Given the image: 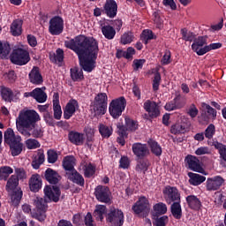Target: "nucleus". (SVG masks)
I'll list each match as a JSON object with an SVG mask.
<instances>
[{
    "label": "nucleus",
    "mask_w": 226,
    "mask_h": 226,
    "mask_svg": "<svg viewBox=\"0 0 226 226\" xmlns=\"http://www.w3.org/2000/svg\"><path fill=\"white\" fill-rule=\"evenodd\" d=\"M64 47L75 52L84 72L91 73L96 68V59H98V41L94 37L79 34L73 39L64 41Z\"/></svg>",
    "instance_id": "1"
},
{
    "label": "nucleus",
    "mask_w": 226,
    "mask_h": 226,
    "mask_svg": "<svg viewBox=\"0 0 226 226\" xmlns=\"http://www.w3.org/2000/svg\"><path fill=\"white\" fill-rule=\"evenodd\" d=\"M38 121H41V117H40L36 110L26 109L20 111L16 119L17 130L24 137L29 138L32 135L34 139H41L44 131L41 127H36Z\"/></svg>",
    "instance_id": "2"
},
{
    "label": "nucleus",
    "mask_w": 226,
    "mask_h": 226,
    "mask_svg": "<svg viewBox=\"0 0 226 226\" xmlns=\"http://www.w3.org/2000/svg\"><path fill=\"white\" fill-rule=\"evenodd\" d=\"M4 142L9 146L12 156H19L24 149L22 138L19 135H15V132L11 128H8L4 132Z\"/></svg>",
    "instance_id": "3"
},
{
    "label": "nucleus",
    "mask_w": 226,
    "mask_h": 226,
    "mask_svg": "<svg viewBox=\"0 0 226 226\" xmlns=\"http://www.w3.org/2000/svg\"><path fill=\"white\" fill-rule=\"evenodd\" d=\"M4 142L9 146L12 156H19L24 149L22 138L19 135H15V132L11 128H8L4 132Z\"/></svg>",
    "instance_id": "4"
},
{
    "label": "nucleus",
    "mask_w": 226,
    "mask_h": 226,
    "mask_svg": "<svg viewBox=\"0 0 226 226\" xmlns=\"http://www.w3.org/2000/svg\"><path fill=\"white\" fill-rule=\"evenodd\" d=\"M34 206L35 208L33 213V218H35V220H38V222H42L47 219L49 201H47V199L45 198L36 197V199L34 200Z\"/></svg>",
    "instance_id": "5"
},
{
    "label": "nucleus",
    "mask_w": 226,
    "mask_h": 226,
    "mask_svg": "<svg viewBox=\"0 0 226 226\" xmlns=\"http://www.w3.org/2000/svg\"><path fill=\"white\" fill-rule=\"evenodd\" d=\"M109 96L105 93H99L95 95L92 102L93 110L95 116H105L107 114V105Z\"/></svg>",
    "instance_id": "6"
},
{
    "label": "nucleus",
    "mask_w": 226,
    "mask_h": 226,
    "mask_svg": "<svg viewBox=\"0 0 226 226\" xmlns=\"http://www.w3.org/2000/svg\"><path fill=\"white\" fill-rule=\"evenodd\" d=\"M126 109V99L124 96H120L114 99L109 103V112L113 119H119Z\"/></svg>",
    "instance_id": "7"
},
{
    "label": "nucleus",
    "mask_w": 226,
    "mask_h": 226,
    "mask_svg": "<svg viewBox=\"0 0 226 226\" xmlns=\"http://www.w3.org/2000/svg\"><path fill=\"white\" fill-rule=\"evenodd\" d=\"M11 63L12 64H17L18 66H24L31 61V56H29V51L19 48L12 50V53L11 54Z\"/></svg>",
    "instance_id": "8"
},
{
    "label": "nucleus",
    "mask_w": 226,
    "mask_h": 226,
    "mask_svg": "<svg viewBox=\"0 0 226 226\" xmlns=\"http://www.w3.org/2000/svg\"><path fill=\"white\" fill-rule=\"evenodd\" d=\"M106 222L109 226H123L124 225V214L119 208H110L106 215Z\"/></svg>",
    "instance_id": "9"
},
{
    "label": "nucleus",
    "mask_w": 226,
    "mask_h": 226,
    "mask_svg": "<svg viewBox=\"0 0 226 226\" xmlns=\"http://www.w3.org/2000/svg\"><path fill=\"white\" fill-rule=\"evenodd\" d=\"M94 195L98 202H102L103 204L112 203V192L107 185H97L94 188Z\"/></svg>",
    "instance_id": "10"
},
{
    "label": "nucleus",
    "mask_w": 226,
    "mask_h": 226,
    "mask_svg": "<svg viewBox=\"0 0 226 226\" xmlns=\"http://www.w3.org/2000/svg\"><path fill=\"white\" fill-rule=\"evenodd\" d=\"M162 195L167 204L181 202V193L176 186L166 185L162 190Z\"/></svg>",
    "instance_id": "11"
},
{
    "label": "nucleus",
    "mask_w": 226,
    "mask_h": 226,
    "mask_svg": "<svg viewBox=\"0 0 226 226\" xmlns=\"http://www.w3.org/2000/svg\"><path fill=\"white\" fill-rule=\"evenodd\" d=\"M64 31V19L61 16H54L49 20V33L52 36H59Z\"/></svg>",
    "instance_id": "12"
},
{
    "label": "nucleus",
    "mask_w": 226,
    "mask_h": 226,
    "mask_svg": "<svg viewBox=\"0 0 226 226\" xmlns=\"http://www.w3.org/2000/svg\"><path fill=\"white\" fill-rule=\"evenodd\" d=\"M44 195L49 200V202H59L61 189L57 185H46L44 187Z\"/></svg>",
    "instance_id": "13"
},
{
    "label": "nucleus",
    "mask_w": 226,
    "mask_h": 226,
    "mask_svg": "<svg viewBox=\"0 0 226 226\" xmlns=\"http://www.w3.org/2000/svg\"><path fill=\"white\" fill-rule=\"evenodd\" d=\"M225 183V179L221 176H215L213 177H208L206 182V187L207 192H216V190H220L223 184Z\"/></svg>",
    "instance_id": "14"
},
{
    "label": "nucleus",
    "mask_w": 226,
    "mask_h": 226,
    "mask_svg": "<svg viewBox=\"0 0 226 226\" xmlns=\"http://www.w3.org/2000/svg\"><path fill=\"white\" fill-rule=\"evenodd\" d=\"M132 153L136 156V159L139 158H147L151 154L149 151V147L147 144L142 143H134L132 146Z\"/></svg>",
    "instance_id": "15"
},
{
    "label": "nucleus",
    "mask_w": 226,
    "mask_h": 226,
    "mask_svg": "<svg viewBox=\"0 0 226 226\" xmlns=\"http://www.w3.org/2000/svg\"><path fill=\"white\" fill-rule=\"evenodd\" d=\"M132 209L135 215L147 213L149 211V200L146 196H141L132 206Z\"/></svg>",
    "instance_id": "16"
},
{
    "label": "nucleus",
    "mask_w": 226,
    "mask_h": 226,
    "mask_svg": "<svg viewBox=\"0 0 226 226\" xmlns=\"http://www.w3.org/2000/svg\"><path fill=\"white\" fill-rule=\"evenodd\" d=\"M185 162L190 170L202 173L204 169L200 165V160L195 155L189 154L185 157Z\"/></svg>",
    "instance_id": "17"
},
{
    "label": "nucleus",
    "mask_w": 226,
    "mask_h": 226,
    "mask_svg": "<svg viewBox=\"0 0 226 226\" xmlns=\"http://www.w3.org/2000/svg\"><path fill=\"white\" fill-rule=\"evenodd\" d=\"M43 89H45V87L41 88L37 87L32 92L25 93L24 96L26 98L31 96V98H34L38 103H45V102H47V93H45Z\"/></svg>",
    "instance_id": "18"
},
{
    "label": "nucleus",
    "mask_w": 226,
    "mask_h": 226,
    "mask_svg": "<svg viewBox=\"0 0 226 226\" xmlns=\"http://www.w3.org/2000/svg\"><path fill=\"white\" fill-rule=\"evenodd\" d=\"M143 107L146 112H148V116L149 117H151V119H155L156 117H159L160 106H158L156 102H151L150 100H147L144 102Z\"/></svg>",
    "instance_id": "19"
},
{
    "label": "nucleus",
    "mask_w": 226,
    "mask_h": 226,
    "mask_svg": "<svg viewBox=\"0 0 226 226\" xmlns=\"http://www.w3.org/2000/svg\"><path fill=\"white\" fill-rule=\"evenodd\" d=\"M28 186L30 192H33V193H38L40 192L41 186H43V181L40 174L35 173L31 176L28 180Z\"/></svg>",
    "instance_id": "20"
},
{
    "label": "nucleus",
    "mask_w": 226,
    "mask_h": 226,
    "mask_svg": "<svg viewBox=\"0 0 226 226\" xmlns=\"http://www.w3.org/2000/svg\"><path fill=\"white\" fill-rule=\"evenodd\" d=\"M79 109V101L71 99L64 109V119H72Z\"/></svg>",
    "instance_id": "21"
},
{
    "label": "nucleus",
    "mask_w": 226,
    "mask_h": 226,
    "mask_svg": "<svg viewBox=\"0 0 226 226\" xmlns=\"http://www.w3.org/2000/svg\"><path fill=\"white\" fill-rule=\"evenodd\" d=\"M207 38L204 36H199L193 40L192 44V50L197 54V56H204L201 50H204V45H207Z\"/></svg>",
    "instance_id": "22"
},
{
    "label": "nucleus",
    "mask_w": 226,
    "mask_h": 226,
    "mask_svg": "<svg viewBox=\"0 0 226 226\" xmlns=\"http://www.w3.org/2000/svg\"><path fill=\"white\" fill-rule=\"evenodd\" d=\"M28 79L31 84L41 86V84H43V76H41V72H40V67L34 66L28 74Z\"/></svg>",
    "instance_id": "23"
},
{
    "label": "nucleus",
    "mask_w": 226,
    "mask_h": 226,
    "mask_svg": "<svg viewBox=\"0 0 226 226\" xmlns=\"http://www.w3.org/2000/svg\"><path fill=\"white\" fill-rule=\"evenodd\" d=\"M103 11L109 19H114L117 15V3L115 0H107L104 6Z\"/></svg>",
    "instance_id": "24"
},
{
    "label": "nucleus",
    "mask_w": 226,
    "mask_h": 226,
    "mask_svg": "<svg viewBox=\"0 0 226 226\" xmlns=\"http://www.w3.org/2000/svg\"><path fill=\"white\" fill-rule=\"evenodd\" d=\"M42 177L46 179L48 183H49V185H57V183L61 181V176L59 175V173H57V171L52 170L51 168H48L45 170Z\"/></svg>",
    "instance_id": "25"
},
{
    "label": "nucleus",
    "mask_w": 226,
    "mask_h": 226,
    "mask_svg": "<svg viewBox=\"0 0 226 226\" xmlns=\"http://www.w3.org/2000/svg\"><path fill=\"white\" fill-rule=\"evenodd\" d=\"M68 139L71 144L74 146H83L84 145V133L79 132L77 131H71L68 133Z\"/></svg>",
    "instance_id": "26"
},
{
    "label": "nucleus",
    "mask_w": 226,
    "mask_h": 226,
    "mask_svg": "<svg viewBox=\"0 0 226 226\" xmlns=\"http://www.w3.org/2000/svg\"><path fill=\"white\" fill-rule=\"evenodd\" d=\"M66 176L72 183H74V185H78V186L84 187V185H86V180L84 179V177L77 170H74V171L72 172H66Z\"/></svg>",
    "instance_id": "27"
},
{
    "label": "nucleus",
    "mask_w": 226,
    "mask_h": 226,
    "mask_svg": "<svg viewBox=\"0 0 226 226\" xmlns=\"http://www.w3.org/2000/svg\"><path fill=\"white\" fill-rule=\"evenodd\" d=\"M137 164L135 167L136 172H139V174H145V172H147L149 170V167L151 166V162H149V159H147V157H141L136 159Z\"/></svg>",
    "instance_id": "28"
},
{
    "label": "nucleus",
    "mask_w": 226,
    "mask_h": 226,
    "mask_svg": "<svg viewBox=\"0 0 226 226\" xmlns=\"http://www.w3.org/2000/svg\"><path fill=\"white\" fill-rule=\"evenodd\" d=\"M187 206L192 211H200V207H202V202L195 195H189L185 198Z\"/></svg>",
    "instance_id": "29"
},
{
    "label": "nucleus",
    "mask_w": 226,
    "mask_h": 226,
    "mask_svg": "<svg viewBox=\"0 0 226 226\" xmlns=\"http://www.w3.org/2000/svg\"><path fill=\"white\" fill-rule=\"evenodd\" d=\"M22 26H24V20L22 19H16L12 21L10 27L12 36H20L22 34Z\"/></svg>",
    "instance_id": "30"
},
{
    "label": "nucleus",
    "mask_w": 226,
    "mask_h": 226,
    "mask_svg": "<svg viewBox=\"0 0 226 226\" xmlns=\"http://www.w3.org/2000/svg\"><path fill=\"white\" fill-rule=\"evenodd\" d=\"M75 156L67 155L63 159V167L67 172H73L75 170Z\"/></svg>",
    "instance_id": "31"
},
{
    "label": "nucleus",
    "mask_w": 226,
    "mask_h": 226,
    "mask_svg": "<svg viewBox=\"0 0 226 226\" xmlns=\"http://www.w3.org/2000/svg\"><path fill=\"white\" fill-rule=\"evenodd\" d=\"M102 33L106 40H114L116 38V28L110 25H101Z\"/></svg>",
    "instance_id": "32"
},
{
    "label": "nucleus",
    "mask_w": 226,
    "mask_h": 226,
    "mask_svg": "<svg viewBox=\"0 0 226 226\" xmlns=\"http://www.w3.org/2000/svg\"><path fill=\"white\" fill-rule=\"evenodd\" d=\"M170 211L172 216L176 220H181L183 218V208L181 207V201H175L170 206Z\"/></svg>",
    "instance_id": "33"
},
{
    "label": "nucleus",
    "mask_w": 226,
    "mask_h": 226,
    "mask_svg": "<svg viewBox=\"0 0 226 226\" xmlns=\"http://www.w3.org/2000/svg\"><path fill=\"white\" fill-rule=\"evenodd\" d=\"M84 177L87 179L94 177L96 174V165L93 164V162L85 163L82 167Z\"/></svg>",
    "instance_id": "34"
},
{
    "label": "nucleus",
    "mask_w": 226,
    "mask_h": 226,
    "mask_svg": "<svg viewBox=\"0 0 226 226\" xmlns=\"http://www.w3.org/2000/svg\"><path fill=\"white\" fill-rule=\"evenodd\" d=\"M188 177L190 178L189 183L192 186H199V185H202V183H204V181H206V177H204L202 175H199L197 173L189 172Z\"/></svg>",
    "instance_id": "35"
},
{
    "label": "nucleus",
    "mask_w": 226,
    "mask_h": 226,
    "mask_svg": "<svg viewBox=\"0 0 226 226\" xmlns=\"http://www.w3.org/2000/svg\"><path fill=\"white\" fill-rule=\"evenodd\" d=\"M201 107L207 110V115L202 114V117L204 118V121H207V119H216V109H215L213 107H211L209 104L206 102L201 103Z\"/></svg>",
    "instance_id": "36"
},
{
    "label": "nucleus",
    "mask_w": 226,
    "mask_h": 226,
    "mask_svg": "<svg viewBox=\"0 0 226 226\" xmlns=\"http://www.w3.org/2000/svg\"><path fill=\"white\" fill-rule=\"evenodd\" d=\"M107 213V206L105 205H96L94 211V216L97 222H103L105 214Z\"/></svg>",
    "instance_id": "37"
},
{
    "label": "nucleus",
    "mask_w": 226,
    "mask_h": 226,
    "mask_svg": "<svg viewBox=\"0 0 226 226\" xmlns=\"http://www.w3.org/2000/svg\"><path fill=\"white\" fill-rule=\"evenodd\" d=\"M147 144L152 154H154V156H160L163 153L162 150V146L159 145L158 141L150 139L147 140Z\"/></svg>",
    "instance_id": "38"
},
{
    "label": "nucleus",
    "mask_w": 226,
    "mask_h": 226,
    "mask_svg": "<svg viewBox=\"0 0 226 226\" xmlns=\"http://www.w3.org/2000/svg\"><path fill=\"white\" fill-rule=\"evenodd\" d=\"M71 79L73 82H81L84 80V72L79 67L71 68Z\"/></svg>",
    "instance_id": "39"
},
{
    "label": "nucleus",
    "mask_w": 226,
    "mask_h": 226,
    "mask_svg": "<svg viewBox=\"0 0 226 226\" xmlns=\"http://www.w3.org/2000/svg\"><path fill=\"white\" fill-rule=\"evenodd\" d=\"M49 60L51 63H63L64 61V50L57 49L56 53H49Z\"/></svg>",
    "instance_id": "40"
},
{
    "label": "nucleus",
    "mask_w": 226,
    "mask_h": 226,
    "mask_svg": "<svg viewBox=\"0 0 226 226\" xmlns=\"http://www.w3.org/2000/svg\"><path fill=\"white\" fill-rule=\"evenodd\" d=\"M1 31H3V27L0 26V33ZM11 50V48L10 47V43L5 42L3 44V42L0 41V57H2V59H6L10 55Z\"/></svg>",
    "instance_id": "41"
},
{
    "label": "nucleus",
    "mask_w": 226,
    "mask_h": 226,
    "mask_svg": "<svg viewBox=\"0 0 226 226\" xmlns=\"http://www.w3.org/2000/svg\"><path fill=\"white\" fill-rule=\"evenodd\" d=\"M113 132L114 130L111 126L105 125L103 124H99V132L102 139H109L112 135Z\"/></svg>",
    "instance_id": "42"
},
{
    "label": "nucleus",
    "mask_w": 226,
    "mask_h": 226,
    "mask_svg": "<svg viewBox=\"0 0 226 226\" xmlns=\"http://www.w3.org/2000/svg\"><path fill=\"white\" fill-rule=\"evenodd\" d=\"M19 186V177L15 175H11V177L7 180L5 186L6 192H13Z\"/></svg>",
    "instance_id": "43"
},
{
    "label": "nucleus",
    "mask_w": 226,
    "mask_h": 226,
    "mask_svg": "<svg viewBox=\"0 0 226 226\" xmlns=\"http://www.w3.org/2000/svg\"><path fill=\"white\" fill-rule=\"evenodd\" d=\"M124 121V127L128 130V132H137V130H139V122L132 119L130 117H125Z\"/></svg>",
    "instance_id": "44"
},
{
    "label": "nucleus",
    "mask_w": 226,
    "mask_h": 226,
    "mask_svg": "<svg viewBox=\"0 0 226 226\" xmlns=\"http://www.w3.org/2000/svg\"><path fill=\"white\" fill-rule=\"evenodd\" d=\"M1 96L4 102L11 103L13 102V91L10 87H4L1 89Z\"/></svg>",
    "instance_id": "45"
},
{
    "label": "nucleus",
    "mask_w": 226,
    "mask_h": 226,
    "mask_svg": "<svg viewBox=\"0 0 226 226\" xmlns=\"http://www.w3.org/2000/svg\"><path fill=\"white\" fill-rule=\"evenodd\" d=\"M22 195L24 193L22 192V190L18 189L16 191H12L11 195V200L12 206H19L20 204V200H22Z\"/></svg>",
    "instance_id": "46"
},
{
    "label": "nucleus",
    "mask_w": 226,
    "mask_h": 226,
    "mask_svg": "<svg viewBox=\"0 0 226 226\" xmlns=\"http://www.w3.org/2000/svg\"><path fill=\"white\" fill-rule=\"evenodd\" d=\"M13 174V170L10 166L0 167V181H8L10 175Z\"/></svg>",
    "instance_id": "47"
},
{
    "label": "nucleus",
    "mask_w": 226,
    "mask_h": 226,
    "mask_svg": "<svg viewBox=\"0 0 226 226\" xmlns=\"http://www.w3.org/2000/svg\"><path fill=\"white\" fill-rule=\"evenodd\" d=\"M53 112L54 119L59 121L63 117V109H61V104H59V100H53Z\"/></svg>",
    "instance_id": "48"
},
{
    "label": "nucleus",
    "mask_w": 226,
    "mask_h": 226,
    "mask_svg": "<svg viewBox=\"0 0 226 226\" xmlns=\"http://www.w3.org/2000/svg\"><path fill=\"white\" fill-rule=\"evenodd\" d=\"M170 133L173 135H181L186 133V127L180 123H177L170 127Z\"/></svg>",
    "instance_id": "49"
},
{
    "label": "nucleus",
    "mask_w": 226,
    "mask_h": 226,
    "mask_svg": "<svg viewBox=\"0 0 226 226\" xmlns=\"http://www.w3.org/2000/svg\"><path fill=\"white\" fill-rule=\"evenodd\" d=\"M213 146L218 150L220 158H222L223 162H226V145L218 141H214Z\"/></svg>",
    "instance_id": "50"
},
{
    "label": "nucleus",
    "mask_w": 226,
    "mask_h": 226,
    "mask_svg": "<svg viewBox=\"0 0 226 226\" xmlns=\"http://www.w3.org/2000/svg\"><path fill=\"white\" fill-rule=\"evenodd\" d=\"M133 40H135V35H133V33L125 32L120 38V43L122 45H130Z\"/></svg>",
    "instance_id": "51"
},
{
    "label": "nucleus",
    "mask_w": 226,
    "mask_h": 226,
    "mask_svg": "<svg viewBox=\"0 0 226 226\" xmlns=\"http://www.w3.org/2000/svg\"><path fill=\"white\" fill-rule=\"evenodd\" d=\"M43 120L45 121L46 124L48 126H56V120H54V116H52V112L50 111H46L43 113Z\"/></svg>",
    "instance_id": "52"
},
{
    "label": "nucleus",
    "mask_w": 226,
    "mask_h": 226,
    "mask_svg": "<svg viewBox=\"0 0 226 226\" xmlns=\"http://www.w3.org/2000/svg\"><path fill=\"white\" fill-rule=\"evenodd\" d=\"M217 49H222L221 42L210 43L209 45H206L203 47L201 54H207V52H211V50H217Z\"/></svg>",
    "instance_id": "53"
},
{
    "label": "nucleus",
    "mask_w": 226,
    "mask_h": 226,
    "mask_svg": "<svg viewBox=\"0 0 226 226\" xmlns=\"http://www.w3.org/2000/svg\"><path fill=\"white\" fill-rule=\"evenodd\" d=\"M154 211L156 215H165L167 213V205L163 202L156 203L154 206Z\"/></svg>",
    "instance_id": "54"
},
{
    "label": "nucleus",
    "mask_w": 226,
    "mask_h": 226,
    "mask_svg": "<svg viewBox=\"0 0 226 226\" xmlns=\"http://www.w3.org/2000/svg\"><path fill=\"white\" fill-rule=\"evenodd\" d=\"M215 133H216V127L215 126V124H210L205 130V132H204L205 137L206 139H208L209 140H211V139L215 137Z\"/></svg>",
    "instance_id": "55"
},
{
    "label": "nucleus",
    "mask_w": 226,
    "mask_h": 226,
    "mask_svg": "<svg viewBox=\"0 0 226 226\" xmlns=\"http://www.w3.org/2000/svg\"><path fill=\"white\" fill-rule=\"evenodd\" d=\"M181 34L185 41H193L195 40V34L193 32H188L186 28L181 29Z\"/></svg>",
    "instance_id": "56"
},
{
    "label": "nucleus",
    "mask_w": 226,
    "mask_h": 226,
    "mask_svg": "<svg viewBox=\"0 0 226 226\" xmlns=\"http://www.w3.org/2000/svg\"><path fill=\"white\" fill-rule=\"evenodd\" d=\"M167 223H169V216L167 215L157 216L154 221V226H167Z\"/></svg>",
    "instance_id": "57"
},
{
    "label": "nucleus",
    "mask_w": 226,
    "mask_h": 226,
    "mask_svg": "<svg viewBox=\"0 0 226 226\" xmlns=\"http://www.w3.org/2000/svg\"><path fill=\"white\" fill-rule=\"evenodd\" d=\"M4 77L5 80L9 82V84H14V82L17 80V73H15V71L12 70L5 72Z\"/></svg>",
    "instance_id": "58"
},
{
    "label": "nucleus",
    "mask_w": 226,
    "mask_h": 226,
    "mask_svg": "<svg viewBox=\"0 0 226 226\" xmlns=\"http://www.w3.org/2000/svg\"><path fill=\"white\" fill-rule=\"evenodd\" d=\"M146 64V59H134L132 62V68L134 72H139V70H142Z\"/></svg>",
    "instance_id": "59"
},
{
    "label": "nucleus",
    "mask_w": 226,
    "mask_h": 226,
    "mask_svg": "<svg viewBox=\"0 0 226 226\" xmlns=\"http://www.w3.org/2000/svg\"><path fill=\"white\" fill-rule=\"evenodd\" d=\"M26 144L27 149H38V147H40V146H41L40 144V141H38L35 139H28L26 141Z\"/></svg>",
    "instance_id": "60"
},
{
    "label": "nucleus",
    "mask_w": 226,
    "mask_h": 226,
    "mask_svg": "<svg viewBox=\"0 0 226 226\" xmlns=\"http://www.w3.org/2000/svg\"><path fill=\"white\" fill-rule=\"evenodd\" d=\"M160 82H162V75L160 72H155L153 79L154 91H158L160 89Z\"/></svg>",
    "instance_id": "61"
},
{
    "label": "nucleus",
    "mask_w": 226,
    "mask_h": 226,
    "mask_svg": "<svg viewBox=\"0 0 226 226\" xmlns=\"http://www.w3.org/2000/svg\"><path fill=\"white\" fill-rule=\"evenodd\" d=\"M57 162V152L56 150H49L48 151V162L49 163H56Z\"/></svg>",
    "instance_id": "62"
},
{
    "label": "nucleus",
    "mask_w": 226,
    "mask_h": 226,
    "mask_svg": "<svg viewBox=\"0 0 226 226\" xmlns=\"http://www.w3.org/2000/svg\"><path fill=\"white\" fill-rule=\"evenodd\" d=\"M84 225L94 226V219H93V215L91 214V212H87V215H85Z\"/></svg>",
    "instance_id": "63"
},
{
    "label": "nucleus",
    "mask_w": 226,
    "mask_h": 226,
    "mask_svg": "<svg viewBox=\"0 0 226 226\" xmlns=\"http://www.w3.org/2000/svg\"><path fill=\"white\" fill-rule=\"evenodd\" d=\"M120 169H128L130 167V159L128 156H122L119 161Z\"/></svg>",
    "instance_id": "64"
}]
</instances>
